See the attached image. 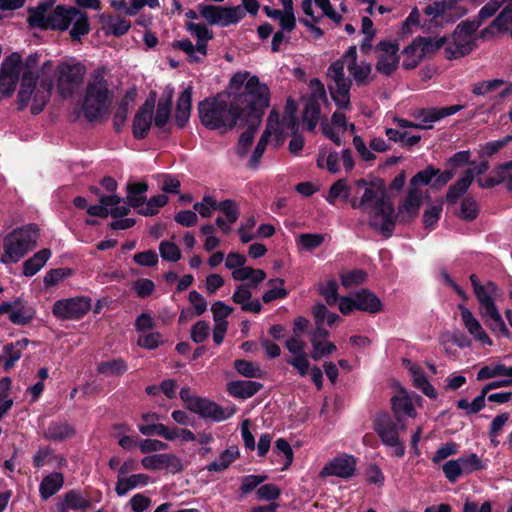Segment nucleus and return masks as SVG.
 Returning a JSON list of instances; mask_svg holds the SVG:
<instances>
[{
  "label": "nucleus",
  "mask_w": 512,
  "mask_h": 512,
  "mask_svg": "<svg viewBox=\"0 0 512 512\" xmlns=\"http://www.w3.org/2000/svg\"><path fill=\"white\" fill-rule=\"evenodd\" d=\"M52 72L53 61L47 60L40 65L37 53L28 55L25 60L17 52L10 54L0 67V101L10 97L20 81L18 109L30 107L32 114H39L51 97Z\"/></svg>",
  "instance_id": "f257e3e1"
},
{
  "label": "nucleus",
  "mask_w": 512,
  "mask_h": 512,
  "mask_svg": "<svg viewBox=\"0 0 512 512\" xmlns=\"http://www.w3.org/2000/svg\"><path fill=\"white\" fill-rule=\"evenodd\" d=\"M355 186L358 190H363L364 192L359 201L351 199V206L354 209L367 213L370 225L386 237L391 236L395 226V219H398L400 222H409L418 215L423 198L421 190H411L408 188L407 196L398 206V212L395 215L392 203L380 186L368 183L362 179L357 180Z\"/></svg>",
  "instance_id": "f03ea898"
},
{
  "label": "nucleus",
  "mask_w": 512,
  "mask_h": 512,
  "mask_svg": "<svg viewBox=\"0 0 512 512\" xmlns=\"http://www.w3.org/2000/svg\"><path fill=\"white\" fill-rule=\"evenodd\" d=\"M345 68L357 85L367 84L372 71L370 63L358 61L356 46H350L340 59L330 65L327 73L331 81L329 92L335 104L342 109H347L350 105L352 85L351 79L345 76Z\"/></svg>",
  "instance_id": "7ed1b4c3"
},
{
  "label": "nucleus",
  "mask_w": 512,
  "mask_h": 512,
  "mask_svg": "<svg viewBox=\"0 0 512 512\" xmlns=\"http://www.w3.org/2000/svg\"><path fill=\"white\" fill-rule=\"evenodd\" d=\"M51 5L50 2H44L31 11L28 17L31 27L66 31L72 25L70 36L73 40H80L88 34L90 25L86 12L63 5L52 8Z\"/></svg>",
  "instance_id": "20e7f679"
},
{
  "label": "nucleus",
  "mask_w": 512,
  "mask_h": 512,
  "mask_svg": "<svg viewBox=\"0 0 512 512\" xmlns=\"http://www.w3.org/2000/svg\"><path fill=\"white\" fill-rule=\"evenodd\" d=\"M228 93L241 112V117L246 114L259 120L264 109L270 104V91L267 85L247 71L237 72L231 77Z\"/></svg>",
  "instance_id": "39448f33"
},
{
  "label": "nucleus",
  "mask_w": 512,
  "mask_h": 512,
  "mask_svg": "<svg viewBox=\"0 0 512 512\" xmlns=\"http://www.w3.org/2000/svg\"><path fill=\"white\" fill-rule=\"evenodd\" d=\"M198 114L202 125L221 133L232 129L241 117V112L238 111L233 100L228 101V97L224 94L201 101L198 104Z\"/></svg>",
  "instance_id": "423d86ee"
},
{
  "label": "nucleus",
  "mask_w": 512,
  "mask_h": 512,
  "mask_svg": "<svg viewBox=\"0 0 512 512\" xmlns=\"http://www.w3.org/2000/svg\"><path fill=\"white\" fill-rule=\"evenodd\" d=\"M113 101V91L106 79V69L99 67L94 70L87 82L82 110L89 121L101 119L109 111Z\"/></svg>",
  "instance_id": "0eeeda50"
},
{
  "label": "nucleus",
  "mask_w": 512,
  "mask_h": 512,
  "mask_svg": "<svg viewBox=\"0 0 512 512\" xmlns=\"http://www.w3.org/2000/svg\"><path fill=\"white\" fill-rule=\"evenodd\" d=\"M470 280L474 293L480 303L481 315L488 323L490 329L503 336H508L509 331L495 305V300L501 296L500 289L496 284L490 281L481 285L477 276L474 274L470 276Z\"/></svg>",
  "instance_id": "6e6552de"
},
{
  "label": "nucleus",
  "mask_w": 512,
  "mask_h": 512,
  "mask_svg": "<svg viewBox=\"0 0 512 512\" xmlns=\"http://www.w3.org/2000/svg\"><path fill=\"white\" fill-rule=\"evenodd\" d=\"M38 238L36 225L30 224L14 229L3 239V254L0 262L5 265L17 263L35 248Z\"/></svg>",
  "instance_id": "1a4fd4ad"
},
{
  "label": "nucleus",
  "mask_w": 512,
  "mask_h": 512,
  "mask_svg": "<svg viewBox=\"0 0 512 512\" xmlns=\"http://www.w3.org/2000/svg\"><path fill=\"white\" fill-rule=\"evenodd\" d=\"M86 73L85 66L75 59L53 64L52 78L58 93L63 98H69L79 89Z\"/></svg>",
  "instance_id": "9d476101"
},
{
  "label": "nucleus",
  "mask_w": 512,
  "mask_h": 512,
  "mask_svg": "<svg viewBox=\"0 0 512 512\" xmlns=\"http://www.w3.org/2000/svg\"><path fill=\"white\" fill-rule=\"evenodd\" d=\"M187 31L196 38L194 45L190 40H177L172 47L183 51L190 62H200L207 55V43L213 38V32L205 24L188 22Z\"/></svg>",
  "instance_id": "9b49d317"
},
{
  "label": "nucleus",
  "mask_w": 512,
  "mask_h": 512,
  "mask_svg": "<svg viewBox=\"0 0 512 512\" xmlns=\"http://www.w3.org/2000/svg\"><path fill=\"white\" fill-rule=\"evenodd\" d=\"M374 429L382 443L392 449V454L398 458L405 455V446L399 438V430H405L404 423L396 424L387 413L379 414L374 422Z\"/></svg>",
  "instance_id": "f8f14e48"
},
{
  "label": "nucleus",
  "mask_w": 512,
  "mask_h": 512,
  "mask_svg": "<svg viewBox=\"0 0 512 512\" xmlns=\"http://www.w3.org/2000/svg\"><path fill=\"white\" fill-rule=\"evenodd\" d=\"M477 28L478 24L475 23H460L453 33L452 43L445 47V58L457 59L472 52L475 47L473 34Z\"/></svg>",
  "instance_id": "ddd939ff"
},
{
  "label": "nucleus",
  "mask_w": 512,
  "mask_h": 512,
  "mask_svg": "<svg viewBox=\"0 0 512 512\" xmlns=\"http://www.w3.org/2000/svg\"><path fill=\"white\" fill-rule=\"evenodd\" d=\"M340 12L332 6L331 0H303L301 8L306 19L315 22H321L323 17L329 18L335 24H340L343 20L342 14L348 12V7L343 0L339 4Z\"/></svg>",
  "instance_id": "4468645a"
},
{
  "label": "nucleus",
  "mask_w": 512,
  "mask_h": 512,
  "mask_svg": "<svg viewBox=\"0 0 512 512\" xmlns=\"http://www.w3.org/2000/svg\"><path fill=\"white\" fill-rule=\"evenodd\" d=\"M92 300L88 296H75L57 300L52 306V314L58 320H79L91 309Z\"/></svg>",
  "instance_id": "2eb2a0df"
},
{
  "label": "nucleus",
  "mask_w": 512,
  "mask_h": 512,
  "mask_svg": "<svg viewBox=\"0 0 512 512\" xmlns=\"http://www.w3.org/2000/svg\"><path fill=\"white\" fill-rule=\"evenodd\" d=\"M422 398L414 392L401 388L392 398L391 407L393 415L398 423H403L405 418L417 416V406H421Z\"/></svg>",
  "instance_id": "dca6fc26"
},
{
  "label": "nucleus",
  "mask_w": 512,
  "mask_h": 512,
  "mask_svg": "<svg viewBox=\"0 0 512 512\" xmlns=\"http://www.w3.org/2000/svg\"><path fill=\"white\" fill-rule=\"evenodd\" d=\"M463 107L461 105H453L442 108H422L412 111L411 116L416 120L417 129H431L435 122L453 115L460 111Z\"/></svg>",
  "instance_id": "f3484780"
},
{
  "label": "nucleus",
  "mask_w": 512,
  "mask_h": 512,
  "mask_svg": "<svg viewBox=\"0 0 512 512\" xmlns=\"http://www.w3.org/2000/svg\"><path fill=\"white\" fill-rule=\"evenodd\" d=\"M356 470V460L352 455L341 454L329 461L319 472L320 478L336 476L343 479L352 477Z\"/></svg>",
  "instance_id": "a211bd4d"
},
{
  "label": "nucleus",
  "mask_w": 512,
  "mask_h": 512,
  "mask_svg": "<svg viewBox=\"0 0 512 512\" xmlns=\"http://www.w3.org/2000/svg\"><path fill=\"white\" fill-rule=\"evenodd\" d=\"M398 46L392 42H381L376 47V69L384 75L392 74L399 64Z\"/></svg>",
  "instance_id": "6ab92c4d"
},
{
  "label": "nucleus",
  "mask_w": 512,
  "mask_h": 512,
  "mask_svg": "<svg viewBox=\"0 0 512 512\" xmlns=\"http://www.w3.org/2000/svg\"><path fill=\"white\" fill-rule=\"evenodd\" d=\"M236 409L234 407H222L209 399L200 397L193 405L191 412L198 414L202 418L211 419L215 422H221L232 417Z\"/></svg>",
  "instance_id": "aec40b11"
},
{
  "label": "nucleus",
  "mask_w": 512,
  "mask_h": 512,
  "mask_svg": "<svg viewBox=\"0 0 512 512\" xmlns=\"http://www.w3.org/2000/svg\"><path fill=\"white\" fill-rule=\"evenodd\" d=\"M446 41L445 37H419L415 39L411 45L405 48L404 53L414 57V64L412 66H415L425 55L434 53L443 47Z\"/></svg>",
  "instance_id": "412c9836"
},
{
  "label": "nucleus",
  "mask_w": 512,
  "mask_h": 512,
  "mask_svg": "<svg viewBox=\"0 0 512 512\" xmlns=\"http://www.w3.org/2000/svg\"><path fill=\"white\" fill-rule=\"evenodd\" d=\"M6 314L13 324L23 326L29 324L34 319L36 310L27 301L17 297L12 301H8Z\"/></svg>",
  "instance_id": "4be33fe9"
},
{
  "label": "nucleus",
  "mask_w": 512,
  "mask_h": 512,
  "mask_svg": "<svg viewBox=\"0 0 512 512\" xmlns=\"http://www.w3.org/2000/svg\"><path fill=\"white\" fill-rule=\"evenodd\" d=\"M141 465L147 470L170 469L173 473L183 469L181 460L177 456L166 453L145 456L141 459Z\"/></svg>",
  "instance_id": "5701e85b"
},
{
  "label": "nucleus",
  "mask_w": 512,
  "mask_h": 512,
  "mask_svg": "<svg viewBox=\"0 0 512 512\" xmlns=\"http://www.w3.org/2000/svg\"><path fill=\"white\" fill-rule=\"evenodd\" d=\"M273 134H278V114L271 112L268 117L267 127L262 133L248 162V166L250 168L258 167L260 160L266 150L269 139Z\"/></svg>",
  "instance_id": "b1692460"
},
{
  "label": "nucleus",
  "mask_w": 512,
  "mask_h": 512,
  "mask_svg": "<svg viewBox=\"0 0 512 512\" xmlns=\"http://www.w3.org/2000/svg\"><path fill=\"white\" fill-rule=\"evenodd\" d=\"M154 100L146 102L138 109L133 120V135L137 139L147 136L153 120Z\"/></svg>",
  "instance_id": "393cba45"
},
{
  "label": "nucleus",
  "mask_w": 512,
  "mask_h": 512,
  "mask_svg": "<svg viewBox=\"0 0 512 512\" xmlns=\"http://www.w3.org/2000/svg\"><path fill=\"white\" fill-rule=\"evenodd\" d=\"M458 309L460 310L464 327L474 338V340L480 342L483 345H492L491 338L488 336L481 323L472 314V312L462 304L458 305Z\"/></svg>",
  "instance_id": "a878e982"
},
{
  "label": "nucleus",
  "mask_w": 512,
  "mask_h": 512,
  "mask_svg": "<svg viewBox=\"0 0 512 512\" xmlns=\"http://www.w3.org/2000/svg\"><path fill=\"white\" fill-rule=\"evenodd\" d=\"M348 128L351 130V132H354L355 130L354 124H348L346 116L342 112H335L332 115L330 123H322V131L325 136L337 145L341 144V137Z\"/></svg>",
  "instance_id": "bb28decb"
},
{
  "label": "nucleus",
  "mask_w": 512,
  "mask_h": 512,
  "mask_svg": "<svg viewBox=\"0 0 512 512\" xmlns=\"http://www.w3.org/2000/svg\"><path fill=\"white\" fill-rule=\"evenodd\" d=\"M218 211L225 217H217L215 224L224 234H229L232 224L239 218V206L234 200L227 199L219 202Z\"/></svg>",
  "instance_id": "cd10ccee"
},
{
  "label": "nucleus",
  "mask_w": 512,
  "mask_h": 512,
  "mask_svg": "<svg viewBox=\"0 0 512 512\" xmlns=\"http://www.w3.org/2000/svg\"><path fill=\"white\" fill-rule=\"evenodd\" d=\"M403 363L411 375L414 387L421 390L429 398H436L437 392L427 380L423 369L410 360H404Z\"/></svg>",
  "instance_id": "c85d7f7f"
},
{
  "label": "nucleus",
  "mask_w": 512,
  "mask_h": 512,
  "mask_svg": "<svg viewBox=\"0 0 512 512\" xmlns=\"http://www.w3.org/2000/svg\"><path fill=\"white\" fill-rule=\"evenodd\" d=\"M89 498L79 491H68L57 503L58 512H69L70 510H85L90 507Z\"/></svg>",
  "instance_id": "c756f323"
},
{
  "label": "nucleus",
  "mask_w": 512,
  "mask_h": 512,
  "mask_svg": "<svg viewBox=\"0 0 512 512\" xmlns=\"http://www.w3.org/2000/svg\"><path fill=\"white\" fill-rule=\"evenodd\" d=\"M262 388V384L250 380L231 381L227 384L228 393L239 399H247L254 396Z\"/></svg>",
  "instance_id": "7c9ffc66"
},
{
  "label": "nucleus",
  "mask_w": 512,
  "mask_h": 512,
  "mask_svg": "<svg viewBox=\"0 0 512 512\" xmlns=\"http://www.w3.org/2000/svg\"><path fill=\"white\" fill-rule=\"evenodd\" d=\"M251 298L252 293L247 284L239 285L232 296L233 302L239 304L243 311L259 313L262 308L261 303L259 300Z\"/></svg>",
  "instance_id": "2f4dec72"
},
{
  "label": "nucleus",
  "mask_w": 512,
  "mask_h": 512,
  "mask_svg": "<svg viewBox=\"0 0 512 512\" xmlns=\"http://www.w3.org/2000/svg\"><path fill=\"white\" fill-rule=\"evenodd\" d=\"M150 482V477L145 473L132 474L127 477L117 478L115 492L119 497L125 496L130 490L144 487Z\"/></svg>",
  "instance_id": "473e14b6"
},
{
  "label": "nucleus",
  "mask_w": 512,
  "mask_h": 512,
  "mask_svg": "<svg viewBox=\"0 0 512 512\" xmlns=\"http://www.w3.org/2000/svg\"><path fill=\"white\" fill-rule=\"evenodd\" d=\"M64 485V475L60 472H52L46 475L40 485L39 494L42 500H48L57 494Z\"/></svg>",
  "instance_id": "72a5a7b5"
},
{
  "label": "nucleus",
  "mask_w": 512,
  "mask_h": 512,
  "mask_svg": "<svg viewBox=\"0 0 512 512\" xmlns=\"http://www.w3.org/2000/svg\"><path fill=\"white\" fill-rule=\"evenodd\" d=\"M192 107V87H187L179 96L176 106L175 122L183 128L188 122Z\"/></svg>",
  "instance_id": "f704fd0d"
},
{
  "label": "nucleus",
  "mask_w": 512,
  "mask_h": 512,
  "mask_svg": "<svg viewBox=\"0 0 512 512\" xmlns=\"http://www.w3.org/2000/svg\"><path fill=\"white\" fill-rule=\"evenodd\" d=\"M74 435V427L65 421L51 422L44 431V437L54 442L64 441Z\"/></svg>",
  "instance_id": "c9c22d12"
},
{
  "label": "nucleus",
  "mask_w": 512,
  "mask_h": 512,
  "mask_svg": "<svg viewBox=\"0 0 512 512\" xmlns=\"http://www.w3.org/2000/svg\"><path fill=\"white\" fill-rule=\"evenodd\" d=\"M183 428H169L164 424L138 425V430L145 436L158 435L167 441H175L180 439V432Z\"/></svg>",
  "instance_id": "e433bc0d"
},
{
  "label": "nucleus",
  "mask_w": 512,
  "mask_h": 512,
  "mask_svg": "<svg viewBox=\"0 0 512 512\" xmlns=\"http://www.w3.org/2000/svg\"><path fill=\"white\" fill-rule=\"evenodd\" d=\"M356 309L368 313H378L382 310V303L373 293L363 289L354 294Z\"/></svg>",
  "instance_id": "4c0bfd02"
},
{
  "label": "nucleus",
  "mask_w": 512,
  "mask_h": 512,
  "mask_svg": "<svg viewBox=\"0 0 512 512\" xmlns=\"http://www.w3.org/2000/svg\"><path fill=\"white\" fill-rule=\"evenodd\" d=\"M102 23L104 33L107 36L113 35L116 37H120L126 34L131 27V23L129 20H126L119 16L109 15L103 17Z\"/></svg>",
  "instance_id": "58836bf2"
},
{
  "label": "nucleus",
  "mask_w": 512,
  "mask_h": 512,
  "mask_svg": "<svg viewBox=\"0 0 512 512\" xmlns=\"http://www.w3.org/2000/svg\"><path fill=\"white\" fill-rule=\"evenodd\" d=\"M50 249H42L23 263V275L32 277L37 274L51 257Z\"/></svg>",
  "instance_id": "ea45409f"
},
{
  "label": "nucleus",
  "mask_w": 512,
  "mask_h": 512,
  "mask_svg": "<svg viewBox=\"0 0 512 512\" xmlns=\"http://www.w3.org/2000/svg\"><path fill=\"white\" fill-rule=\"evenodd\" d=\"M148 190V184L144 181L130 182L127 184V202L130 207L135 209L143 206L146 200L145 193Z\"/></svg>",
  "instance_id": "a19ab883"
},
{
  "label": "nucleus",
  "mask_w": 512,
  "mask_h": 512,
  "mask_svg": "<svg viewBox=\"0 0 512 512\" xmlns=\"http://www.w3.org/2000/svg\"><path fill=\"white\" fill-rule=\"evenodd\" d=\"M99 200L102 206L107 208V215L122 217L129 212V207L122 203L121 197L116 194L101 196Z\"/></svg>",
  "instance_id": "79ce46f5"
},
{
  "label": "nucleus",
  "mask_w": 512,
  "mask_h": 512,
  "mask_svg": "<svg viewBox=\"0 0 512 512\" xmlns=\"http://www.w3.org/2000/svg\"><path fill=\"white\" fill-rule=\"evenodd\" d=\"M320 117V105L316 96L311 97L303 111V125L308 130H313L319 121Z\"/></svg>",
  "instance_id": "37998d69"
},
{
  "label": "nucleus",
  "mask_w": 512,
  "mask_h": 512,
  "mask_svg": "<svg viewBox=\"0 0 512 512\" xmlns=\"http://www.w3.org/2000/svg\"><path fill=\"white\" fill-rule=\"evenodd\" d=\"M239 457V451L237 448H229L223 451L219 458L208 464L206 469L209 472H220L227 469L232 462H234Z\"/></svg>",
  "instance_id": "c03bdc74"
},
{
  "label": "nucleus",
  "mask_w": 512,
  "mask_h": 512,
  "mask_svg": "<svg viewBox=\"0 0 512 512\" xmlns=\"http://www.w3.org/2000/svg\"><path fill=\"white\" fill-rule=\"evenodd\" d=\"M325 238L326 235L321 233H303L297 236L296 244L300 250L312 251L320 247Z\"/></svg>",
  "instance_id": "a18cd8bd"
},
{
  "label": "nucleus",
  "mask_w": 512,
  "mask_h": 512,
  "mask_svg": "<svg viewBox=\"0 0 512 512\" xmlns=\"http://www.w3.org/2000/svg\"><path fill=\"white\" fill-rule=\"evenodd\" d=\"M340 156L336 152L322 149L317 157V165L320 168L327 169L330 173H337L340 169Z\"/></svg>",
  "instance_id": "49530a36"
},
{
  "label": "nucleus",
  "mask_w": 512,
  "mask_h": 512,
  "mask_svg": "<svg viewBox=\"0 0 512 512\" xmlns=\"http://www.w3.org/2000/svg\"><path fill=\"white\" fill-rule=\"evenodd\" d=\"M225 6L204 5L198 6L200 16L210 25L220 26Z\"/></svg>",
  "instance_id": "de8ad7c7"
},
{
  "label": "nucleus",
  "mask_w": 512,
  "mask_h": 512,
  "mask_svg": "<svg viewBox=\"0 0 512 512\" xmlns=\"http://www.w3.org/2000/svg\"><path fill=\"white\" fill-rule=\"evenodd\" d=\"M497 376L512 377V366L507 367L501 363L493 366H484L478 371L477 380L483 381Z\"/></svg>",
  "instance_id": "09e8293b"
},
{
  "label": "nucleus",
  "mask_w": 512,
  "mask_h": 512,
  "mask_svg": "<svg viewBox=\"0 0 512 512\" xmlns=\"http://www.w3.org/2000/svg\"><path fill=\"white\" fill-rule=\"evenodd\" d=\"M168 202V197L165 194H160L145 200L143 206H140L138 213L144 216H153L157 214L161 207L165 206Z\"/></svg>",
  "instance_id": "8fccbe9b"
},
{
  "label": "nucleus",
  "mask_w": 512,
  "mask_h": 512,
  "mask_svg": "<svg viewBox=\"0 0 512 512\" xmlns=\"http://www.w3.org/2000/svg\"><path fill=\"white\" fill-rule=\"evenodd\" d=\"M462 475L470 474L482 470L486 465L475 453L463 456L457 459Z\"/></svg>",
  "instance_id": "3c124183"
},
{
  "label": "nucleus",
  "mask_w": 512,
  "mask_h": 512,
  "mask_svg": "<svg viewBox=\"0 0 512 512\" xmlns=\"http://www.w3.org/2000/svg\"><path fill=\"white\" fill-rule=\"evenodd\" d=\"M171 106H172V99L171 97L160 100L156 107V112L154 116V125L157 128H164L165 125L168 123L170 119L171 114Z\"/></svg>",
  "instance_id": "603ef678"
},
{
  "label": "nucleus",
  "mask_w": 512,
  "mask_h": 512,
  "mask_svg": "<svg viewBox=\"0 0 512 512\" xmlns=\"http://www.w3.org/2000/svg\"><path fill=\"white\" fill-rule=\"evenodd\" d=\"M471 184L472 182L469 178L463 175L454 185L449 187L446 194V201L450 204H455L457 200L469 189Z\"/></svg>",
  "instance_id": "864d4df0"
},
{
  "label": "nucleus",
  "mask_w": 512,
  "mask_h": 512,
  "mask_svg": "<svg viewBox=\"0 0 512 512\" xmlns=\"http://www.w3.org/2000/svg\"><path fill=\"white\" fill-rule=\"evenodd\" d=\"M471 184L472 182L469 178L463 175L454 185L449 187L446 194V201L450 204H455L457 200L469 189Z\"/></svg>",
  "instance_id": "5fc2aeb1"
},
{
  "label": "nucleus",
  "mask_w": 512,
  "mask_h": 512,
  "mask_svg": "<svg viewBox=\"0 0 512 512\" xmlns=\"http://www.w3.org/2000/svg\"><path fill=\"white\" fill-rule=\"evenodd\" d=\"M350 196V188L345 179L336 181L331 187L326 197L330 204H334L336 200L342 199L347 201Z\"/></svg>",
  "instance_id": "6e6d98bb"
},
{
  "label": "nucleus",
  "mask_w": 512,
  "mask_h": 512,
  "mask_svg": "<svg viewBox=\"0 0 512 512\" xmlns=\"http://www.w3.org/2000/svg\"><path fill=\"white\" fill-rule=\"evenodd\" d=\"M219 202L212 195H204L200 202L194 204V210L202 218H210L215 210H218Z\"/></svg>",
  "instance_id": "4d7b16f0"
},
{
  "label": "nucleus",
  "mask_w": 512,
  "mask_h": 512,
  "mask_svg": "<svg viewBox=\"0 0 512 512\" xmlns=\"http://www.w3.org/2000/svg\"><path fill=\"white\" fill-rule=\"evenodd\" d=\"M127 371V364L122 359L102 362L98 365V372L106 376H118Z\"/></svg>",
  "instance_id": "13d9d810"
},
{
  "label": "nucleus",
  "mask_w": 512,
  "mask_h": 512,
  "mask_svg": "<svg viewBox=\"0 0 512 512\" xmlns=\"http://www.w3.org/2000/svg\"><path fill=\"white\" fill-rule=\"evenodd\" d=\"M268 284L271 286V289L266 291L262 299L265 303H269L275 299H282L287 296V291L284 288V280L281 278H275L269 280Z\"/></svg>",
  "instance_id": "bf43d9fd"
},
{
  "label": "nucleus",
  "mask_w": 512,
  "mask_h": 512,
  "mask_svg": "<svg viewBox=\"0 0 512 512\" xmlns=\"http://www.w3.org/2000/svg\"><path fill=\"white\" fill-rule=\"evenodd\" d=\"M437 174H439V169L428 166L411 178L408 188L411 190H420L419 185H428Z\"/></svg>",
  "instance_id": "052dcab7"
},
{
  "label": "nucleus",
  "mask_w": 512,
  "mask_h": 512,
  "mask_svg": "<svg viewBox=\"0 0 512 512\" xmlns=\"http://www.w3.org/2000/svg\"><path fill=\"white\" fill-rule=\"evenodd\" d=\"M479 213V204L473 197H465L460 204L459 217L465 221L474 220Z\"/></svg>",
  "instance_id": "680f3d73"
},
{
  "label": "nucleus",
  "mask_w": 512,
  "mask_h": 512,
  "mask_svg": "<svg viewBox=\"0 0 512 512\" xmlns=\"http://www.w3.org/2000/svg\"><path fill=\"white\" fill-rule=\"evenodd\" d=\"M234 368L239 374L247 378H257L262 374V370L258 364L247 360H236L234 362Z\"/></svg>",
  "instance_id": "e2e57ef3"
},
{
  "label": "nucleus",
  "mask_w": 512,
  "mask_h": 512,
  "mask_svg": "<svg viewBox=\"0 0 512 512\" xmlns=\"http://www.w3.org/2000/svg\"><path fill=\"white\" fill-rule=\"evenodd\" d=\"M245 17L241 6H225L220 27H227L239 23Z\"/></svg>",
  "instance_id": "0e129e2a"
},
{
  "label": "nucleus",
  "mask_w": 512,
  "mask_h": 512,
  "mask_svg": "<svg viewBox=\"0 0 512 512\" xmlns=\"http://www.w3.org/2000/svg\"><path fill=\"white\" fill-rule=\"evenodd\" d=\"M138 334L137 345L145 349H156L163 342L162 335L154 329Z\"/></svg>",
  "instance_id": "69168bd1"
},
{
  "label": "nucleus",
  "mask_w": 512,
  "mask_h": 512,
  "mask_svg": "<svg viewBox=\"0 0 512 512\" xmlns=\"http://www.w3.org/2000/svg\"><path fill=\"white\" fill-rule=\"evenodd\" d=\"M512 24V0H506V6L502 12L494 19L492 27L498 31H505Z\"/></svg>",
  "instance_id": "338daca9"
},
{
  "label": "nucleus",
  "mask_w": 512,
  "mask_h": 512,
  "mask_svg": "<svg viewBox=\"0 0 512 512\" xmlns=\"http://www.w3.org/2000/svg\"><path fill=\"white\" fill-rule=\"evenodd\" d=\"M160 256L170 262H177L181 258L179 247L172 241H162L159 245Z\"/></svg>",
  "instance_id": "774afa93"
}]
</instances>
